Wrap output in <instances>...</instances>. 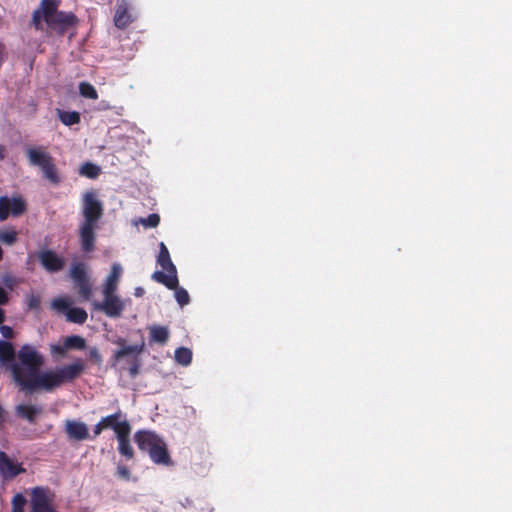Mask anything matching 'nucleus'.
I'll use <instances>...</instances> for the list:
<instances>
[{"instance_id": "nucleus-1", "label": "nucleus", "mask_w": 512, "mask_h": 512, "mask_svg": "<svg viewBox=\"0 0 512 512\" xmlns=\"http://www.w3.org/2000/svg\"><path fill=\"white\" fill-rule=\"evenodd\" d=\"M11 342L0 340V362L10 370L14 383L20 390L33 393L39 389L51 392L66 383H72L85 371L81 358L72 363L58 366L53 370L40 372L43 356L31 345H23L17 353Z\"/></svg>"}, {"instance_id": "nucleus-2", "label": "nucleus", "mask_w": 512, "mask_h": 512, "mask_svg": "<svg viewBox=\"0 0 512 512\" xmlns=\"http://www.w3.org/2000/svg\"><path fill=\"white\" fill-rule=\"evenodd\" d=\"M84 221L79 228V240L81 250L84 253H91L95 250L96 233L98 221L103 216L102 203L96 198L94 192H86L83 197Z\"/></svg>"}, {"instance_id": "nucleus-3", "label": "nucleus", "mask_w": 512, "mask_h": 512, "mask_svg": "<svg viewBox=\"0 0 512 512\" xmlns=\"http://www.w3.org/2000/svg\"><path fill=\"white\" fill-rule=\"evenodd\" d=\"M28 162L31 166L40 168L43 177L53 185L61 182L58 168L53 156L44 146L29 147L25 151Z\"/></svg>"}, {"instance_id": "nucleus-4", "label": "nucleus", "mask_w": 512, "mask_h": 512, "mask_svg": "<svg viewBox=\"0 0 512 512\" xmlns=\"http://www.w3.org/2000/svg\"><path fill=\"white\" fill-rule=\"evenodd\" d=\"M157 264L160 265L167 273L163 271H155L151 278L154 281L164 285L168 289L176 288V286L179 284L177 269L171 260L168 248L163 242H161L159 245Z\"/></svg>"}, {"instance_id": "nucleus-5", "label": "nucleus", "mask_w": 512, "mask_h": 512, "mask_svg": "<svg viewBox=\"0 0 512 512\" xmlns=\"http://www.w3.org/2000/svg\"><path fill=\"white\" fill-rule=\"evenodd\" d=\"M87 269L84 262H74L70 269V278L83 301H89L92 297V282Z\"/></svg>"}, {"instance_id": "nucleus-6", "label": "nucleus", "mask_w": 512, "mask_h": 512, "mask_svg": "<svg viewBox=\"0 0 512 512\" xmlns=\"http://www.w3.org/2000/svg\"><path fill=\"white\" fill-rule=\"evenodd\" d=\"M117 344L121 345V349L116 350L113 354L115 362H119L124 357H129L127 360L130 364L128 371L129 374L134 377L139 373L141 361L139 355L144 351V342L136 345H125L124 339H119Z\"/></svg>"}, {"instance_id": "nucleus-7", "label": "nucleus", "mask_w": 512, "mask_h": 512, "mask_svg": "<svg viewBox=\"0 0 512 512\" xmlns=\"http://www.w3.org/2000/svg\"><path fill=\"white\" fill-rule=\"evenodd\" d=\"M54 492L48 487L36 486L30 491V512H58L54 506Z\"/></svg>"}, {"instance_id": "nucleus-8", "label": "nucleus", "mask_w": 512, "mask_h": 512, "mask_svg": "<svg viewBox=\"0 0 512 512\" xmlns=\"http://www.w3.org/2000/svg\"><path fill=\"white\" fill-rule=\"evenodd\" d=\"M48 29L58 35H64L78 23V18L72 12L59 11L45 21Z\"/></svg>"}, {"instance_id": "nucleus-9", "label": "nucleus", "mask_w": 512, "mask_h": 512, "mask_svg": "<svg viewBox=\"0 0 512 512\" xmlns=\"http://www.w3.org/2000/svg\"><path fill=\"white\" fill-rule=\"evenodd\" d=\"M93 305L110 318L120 317L125 309V302L115 293H103V301L94 302Z\"/></svg>"}, {"instance_id": "nucleus-10", "label": "nucleus", "mask_w": 512, "mask_h": 512, "mask_svg": "<svg viewBox=\"0 0 512 512\" xmlns=\"http://www.w3.org/2000/svg\"><path fill=\"white\" fill-rule=\"evenodd\" d=\"M25 211L26 203L21 197H0V221L6 220L10 214L17 217Z\"/></svg>"}, {"instance_id": "nucleus-11", "label": "nucleus", "mask_w": 512, "mask_h": 512, "mask_svg": "<svg viewBox=\"0 0 512 512\" xmlns=\"http://www.w3.org/2000/svg\"><path fill=\"white\" fill-rule=\"evenodd\" d=\"M37 257L42 267L49 273L60 272L65 267V259L51 249L39 251Z\"/></svg>"}, {"instance_id": "nucleus-12", "label": "nucleus", "mask_w": 512, "mask_h": 512, "mask_svg": "<svg viewBox=\"0 0 512 512\" xmlns=\"http://www.w3.org/2000/svg\"><path fill=\"white\" fill-rule=\"evenodd\" d=\"M25 472L22 463L14 462L4 451H0V475L4 480H12Z\"/></svg>"}, {"instance_id": "nucleus-13", "label": "nucleus", "mask_w": 512, "mask_h": 512, "mask_svg": "<svg viewBox=\"0 0 512 512\" xmlns=\"http://www.w3.org/2000/svg\"><path fill=\"white\" fill-rule=\"evenodd\" d=\"M134 440L141 451L147 452L150 455L161 444L163 439L155 432L139 430L135 433Z\"/></svg>"}, {"instance_id": "nucleus-14", "label": "nucleus", "mask_w": 512, "mask_h": 512, "mask_svg": "<svg viewBox=\"0 0 512 512\" xmlns=\"http://www.w3.org/2000/svg\"><path fill=\"white\" fill-rule=\"evenodd\" d=\"M122 416V412L118 410L114 414L103 417L100 421L102 422L105 429H112L117 436L118 434L131 427L126 419L121 420Z\"/></svg>"}, {"instance_id": "nucleus-15", "label": "nucleus", "mask_w": 512, "mask_h": 512, "mask_svg": "<svg viewBox=\"0 0 512 512\" xmlns=\"http://www.w3.org/2000/svg\"><path fill=\"white\" fill-rule=\"evenodd\" d=\"M133 21L129 13V3L126 0L118 1L114 15V24L119 29L127 28Z\"/></svg>"}, {"instance_id": "nucleus-16", "label": "nucleus", "mask_w": 512, "mask_h": 512, "mask_svg": "<svg viewBox=\"0 0 512 512\" xmlns=\"http://www.w3.org/2000/svg\"><path fill=\"white\" fill-rule=\"evenodd\" d=\"M65 432L69 438L77 441L89 438L87 425L80 421L67 420L65 423Z\"/></svg>"}, {"instance_id": "nucleus-17", "label": "nucleus", "mask_w": 512, "mask_h": 512, "mask_svg": "<svg viewBox=\"0 0 512 512\" xmlns=\"http://www.w3.org/2000/svg\"><path fill=\"white\" fill-rule=\"evenodd\" d=\"M15 412L18 417L27 420L31 424H35L43 409L38 405L20 404L16 406Z\"/></svg>"}, {"instance_id": "nucleus-18", "label": "nucleus", "mask_w": 512, "mask_h": 512, "mask_svg": "<svg viewBox=\"0 0 512 512\" xmlns=\"http://www.w3.org/2000/svg\"><path fill=\"white\" fill-rule=\"evenodd\" d=\"M150 459L153 463L157 465L171 466L173 465V461L168 452L167 445L164 440L161 441L155 450H153L150 455Z\"/></svg>"}, {"instance_id": "nucleus-19", "label": "nucleus", "mask_w": 512, "mask_h": 512, "mask_svg": "<svg viewBox=\"0 0 512 512\" xmlns=\"http://www.w3.org/2000/svg\"><path fill=\"white\" fill-rule=\"evenodd\" d=\"M122 275V267L114 263L103 287V293H115Z\"/></svg>"}, {"instance_id": "nucleus-20", "label": "nucleus", "mask_w": 512, "mask_h": 512, "mask_svg": "<svg viewBox=\"0 0 512 512\" xmlns=\"http://www.w3.org/2000/svg\"><path fill=\"white\" fill-rule=\"evenodd\" d=\"M130 433L131 427L116 436L119 443V453L127 459H132L134 457V451L130 444Z\"/></svg>"}, {"instance_id": "nucleus-21", "label": "nucleus", "mask_w": 512, "mask_h": 512, "mask_svg": "<svg viewBox=\"0 0 512 512\" xmlns=\"http://www.w3.org/2000/svg\"><path fill=\"white\" fill-rule=\"evenodd\" d=\"M150 343L165 345L169 340V330L165 326L153 325L149 327Z\"/></svg>"}, {"instance_id": "nucleus-22", "label": "nucleus", "mask_w": 512, "mask_h": 512, "mask_svg": "<svg viewBox=\"0 0 512 512\" xmlns=\"http://www.w3.org/2000/svg\"><path fill=\"white\" fill-rule=\"evenodd\" d=\"M60 2V0H41L37 10L44 15V22L59 12L58 7Z\"/></svg>"}, {"instance_id": "nucleus-23", "label": "nucleus", "mask_w": 512, "mask_h": 512, "mask_svg": "<svg viewBox=\"0 0 512 512\" xmlns=\"http://www.w3.org/2000/svg\"><path fill=\"white\" fill-rule=\"evenodd\" d=\"M67 320L76 324H84L87 320V312L83 308H69L66 313Z\"/></svg>"}, {"instance_id": "nucleus-24", "label": "nucleus", "mask_w": 512, "mask_h": 512, "mask_svg": "<svg viewBox=\"0 0 512 512\" xmlns=\"http://www.w3.org/2000/svg\"><path fill=\"white\" fill-rule=\"evenodd\" d=\"M64 348L67 350H84L86 348V340L80 335L67 336L64 339Z\"/></svg>"}, {"instance_id": "nucleus-25", "label": "nucleus", "mask_w": 512, "mask_h": 512, "mask_svg": "<svg viewBox=\"0 0 512 512\" xmlns=\"http://www.w3.org/2000/svg\"><path fill=\"white\" fill-rule=\"evenodd\" d=\"M59 119L66 126L78 124L81 120L80 113L77 111H59Z\"/></svg>"}, {"instance_id": "nucleus-26", "label": "nucleus", "mask_w": 512, "mask_h": 512, "mask_svg": "<svg viewBox=\"0 0 512 512\" xmlns=\"http://www.w3.org/2000/svg\"><path fill=\"white\" fill-rule=\"evenodd\" d=\"M80 174L89 178V179H95L99 176L101 169L98 165L86 162L84 163L80 168Z\"/></svg>"}, {"instance_id": "nucleus-27", "label": "nucleus", "mask_w": 512, "mask_h": 512, "mask_svg": "<svg viewBox=\"0 0 512 512\" xmlns=\"http://www.w3.org/2000/svg\"><path fill=\"white\" fill-rule=\"evenodd\" d=\"M175 360L177 363L187 366L192 361V352L189 348L179 347L175 351Z\"/></svg>"}, {"instance_id": "nucleus-28", "label": "nucleus", "mask_w": 512, "mask_h": 512, "mask_svg": "<svg viewBox=\"0 0 512 512\" xmlns=\"http://www.w3.org/2000/svg\"><path fill=\"white\" fill-rule=\"evenodd\" d=\"M18 240V233L14 228H7L0 231V242L6 245H13Z\"/></svg>"}, {"instance_id": "nucleus-29", "label": "nucleus", "mask_w": 512, "mask_h": 512, "mask_svg": "<svg viewBox=\"0 0 512 512\" xmlns=\"http://www.w3.org/2000/svg\"><path fill=\"white\" fill-rule=\"evenodd\" d=\"M79 92L82 97L87 99L96 100L98 98L95 87L89 82H81L79 84Z\"/></svg>"}, {"instance_id": "nucleus-30", "label": "nucleus", "mask_w": 512, "mask_h": 512, "mask_svg": "<svg viewBox=\"0 0 512 512\" xmlns=\"http://www.w3.org/2000/svg\"><path fill=\"white\" fill-rule=\"evenodd\" d=\"M160 223V216L156 213L149 214L146 218H139L136 224H141L144 228H155Z\"/></svg>"}, {"instance_id": "nucleus-31", "label": "nucleus", "mask_w": 512, "mask_h": 512, "mask_svg": "<svg viewBox=\"0 0 512 512\" xmlns=\"http://www.w3.org/2000/svg\"><path fill=\"white\" fill-rule=\"evenodd\" d=\"M173 290H175V299L181 307L190 303V296L186 289L177 285Z\"/></svg>"}, {"instance_id": "nucleus-32", "label": "nucleus", "mask_w": 512, "mask_h": 512, "mask_svg": "<svg viewBox=\"0 0 512 512\" xmlns=\"http://www.w3.org/2000/svg\"><path fill=\"white\" fill-rule=\"evenodd\" d=\"M12 512H24V506L26 505V498L21 494L17 493L12 498Z\"/></svg>"}, {"instance_id": "nucleus-33", "label": "nucleus", "mask_w": 512, "mask_h": 512, "mask_svg": "<svg viewBox=\"0 0 512 512\" xmlns=\"http://www.w3.org/2000/svg\"><path fill=\"white\" fill-rule=\"evenodd\" d=\"M43 21H44V15L41 14L37 9L34 10V12L32 14V25L34 26V28L36 30L43 29V24H42Z\"/></svg>"}, {"instance_id": "nucleus-34", "label": "nucleus", "mask_w": 512, "mask_h": 512, "mask_svg": "<svg viewBox=\"0 0 512 512\" xmlns=\"http://www.w3.org/2000/svg\"><path fill=\"white\" fill-rule=\"evenodd\" d=\"M52 306L55 309L60 310V311H64V310L68 311V309H69V303L64 298H57V299L53 300Z\"/></svg>"}, {"instance_id": "nucleus-35", "label": "nucleus", "mask_w": 512, "mask_h": 512, "mask_svg": "<svg viewBox=\"0 0 512 512\" xmlns=\"http://www.w3.org/2000/svg\"><path fill=\"white\" fill-rule=\"evenodd\" d=\"M89 358L97 365H100L102 363V356L98 348L95 346L89 349Z\"/></svg>"}, {"instance_id": "nucleus-36", "label": "nucleus", "mask_w": 512, "mask_h": 512, "mask_svg": "<svg viewBox=\"0 0 512 512\" xmlns=\"http://www.w3.org/2000/svg\"><path fill=\"white\" fill-rule=\"evenodd\" d=\"M2 282L10 290H12L14 288L15 284H16L15 278L13 276H11V275H8V274L3 276Z\"/></svg>"}, {"instance_id": "nucleus-37", "label": "nucleus", "mask_w": 512, "mask_h": 512, "mask_svg": "<svg viewBox=\"0 0 512 512\" xmlns=\"http://www.w3.org/2000/svg\"><path fill=\"white\" fill-rule=\"evenodd\" d=\"M0 331L6 339H11L14 336V331L10 326L3 325L1 326Z\"/></svg>"}, {"instance_id": "nucleus-38", "label": "nucleus", "mask_w": 512, "mask_h": 512, "mask_svg": "<svg viewBox=\"0 0 512 512\" xmlns=\"http://www.w3.org/2000/svg\"><path fill=\"white\" fill-rule=\"evenodd\" d=\"M68 350L64 348V343L62 345H53L51 347V352L56 355L64 356Z\"/></svg>"}, {"instance_id": "nucleus-39", "label": "nucleus", "mask_w": 512, "mask_h": 512, "mask_svg": "<svg viewBox=\"0 0 512 512\" xmlns=\"http://www.w3.org/2000/svg\"><path fill=\"white\" fill-rule=\"evenodd\" d=\"M117 473L120 477H122L124 479L128 480L130 478V471L126 466L119 465L117 467Z\"/></svg>"}, {"instance_id": "nucleus-40", "label": "nucleus", "mask_w": 512, "mask_h": 512, "mask_svg": "<svg viewBox=\"0 0 512 512\" xmlns=\"http://www.w3.org/2000/svg\"><path fill=\"white\" fill-rule=\"evenodd\" d=\"M40 305V299L37 296L31 295L28 298V306L31 309H37Z\"/></svg>"}, {"instance_id": "nucleus-41", "label": "nucleus", "mask_w": 512, "mask_h": 512, "mask_svg": "<svg viewBox=\"0 0 512 512\" xmlns=\"http://www.w3.org/2000/svg\"><path fill=\"white\" fill-rule=\"evenodd\" d=\"M9 301V296L4 288L0 287V305H5Z\"/></svg>"}, {"instance_id": "nucleus-42", "label": "nucleus", "mask_w": 512, "mask_h": 512, "mask_svg": "<svg viewBox=\"0 0 512 512\" xmlns=\"http://www.w3.org/2000/svg\"><path fill=\"white\" fill-rule=\"evenodd\" d=\"M105 430L103 424L101 421H99L93 428L94 437H97L102 433V431Z\"/></svg>"}, {"instance_id": "nucleus-43", "label": "nucleus", "mask_w": 512, "mask_h": 512, "mask_svg": "<svg viewBox=\"0 0 512 512\" xmlns=\"http://www.w3.org/2000/svg\"><path fill=\"white\" fill-rule=\"evenodd\" d=\"M6 156V148L3 145H0V160H3Z\"/></svg>"}, {"instance_id": "nucleus-44", "label": "nucleus", "mask_w": 512, "mask_h": 512, "mask_svg": "<svg viewBox=\"0 0 512 512\" xmlns=\"http://www.w3.org/2000/svg\"><path fill=\"white\" fill-rule=\"evenodd\" d=\"M134 294H135V296L140 297V296H142L144 294V289L141 288V287H138V288L135 289V293Z\"/></svg>"}, {"instance_id": "nucleus-45", "label": "nucleus", "mask_w": 512, "mask_h": 512, "mask_svg": "<svg viewBox=\"0 0 512 512\" xmlns=\"http://www.w3.org/2000/svg\"><path fill=\"white\" fill-rule=\"evenodd\" d=\"M4 319H5L4 311H3V309L0 308V324L4 321Z\"/></svg>"}, {"instance_id": "nucleus-46", "label": "nucleus", "mask_w": 512, "mask_h": 512, "mask_svg": "<svg viewBox=\"0 0 512 512\" xmlns=\"http://www.w3.org/2000/svg\"><path fill=\"white\" fill-rule=\"evenodd\" d=\"M191 503H192V501H191V500H189L188 498H185V502H182V505H183L184 507H187V506H190V505H191Z\"/></svg>"}]
</instances>
